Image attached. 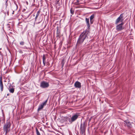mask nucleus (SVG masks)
<instances>
[{
  "label": "nucleus",
  "mask_w": 135,
  "mask_h": 135,
  "mask_svg": "<svg viewBox=\"0 0 135 135\" xmlns=\"http://www.w3.org/2000/svg\"><path fill=\"white\" fill-rule=\"evenodd\" d=\"M88 33V31H85L84 32L81 34L76 44L77 46H79V44L82 43L87 38V36Z\"/></svg>",
  "instance_id": "nucleus-1"
},
{
  "label": "nucleus",
  "mask_w": 135,
  "mask_h": 135,
  "mask_svg": "<svg viewBox=\"0 0 135 135\" xmlns=\"http://www.w3.org/2000/svg\"><path fill=\"white\" fill-rule=\"evenodd\" d=\"M11 124L9 122L6 123L4 126L3 127V129L4 131L6 132V134L8 132H9L10 129V127Z\"/></svg>",
  "instance_id": "nucleus-2"
},
{
  "label": "nucleus",
  "mask_w": 135,
  "mask_h": 135,
  "mask_svg": "<svg viewBox=\"0 0 135 135\" xmlns=\"http://www.w3.org/2000/svg\"><path fill=\"white\" fill-rule=\"evenodd\" d=\"M123 14H121L120 16L117 18L115 21V23L117 24L120 22H122L123 20Z\"/></svg>",
  "instance_id": "nucleus-3"
},
{
  "label": "nucleus",
  "mask_w": 135,
  "mask_h": 135,
  "mask_svg": "<svg viewBox=\"0 0 135 135\" xmlns=\"http://www.w3.org/2000/svg\"><path fill=\"white\" fill-rule=\"evenodd\" d=\"M78 116L79 115L77 114L74 115L72 116L71 119L70 120V122L71 123H72V122L75 121L77 119Z\"/></svg>",
  "instance_id": "nucleus-4"
},
{
  "label": "nucleus",
  "mask_w": 135,
  "mask_h": 135,
  "mask_svg": "<svg viewBox=\"0 0 135 135\" xmlns=\"http://www.w3.org/2000/svg\"><path fill=\"white\" fill-rule=\"evenodd\" d=\"M49 86L48 83L45 81L42 82L40 84V86L43 88H47Z\"/></svg>",
  "instance_id": "nucleus-5"
},
{
  "label": "nucleus",
  "mask_w": 135,
  "mask_h": 135,
  "mask_svg": "<svg viewBox=\"0 0 135 135\" xmlns=\"http://www.w3.org/2000/svg\"><path fill=\"white\" fill-rule=\"evenodd\" d=\"M47 100H46L44 102L41 103L39 106L38 108V111H39L42 109L46 105L47 103Z\"/></svg>",
  "instance_id": "nucleus-6"
},
{
  "label": "nucleus",
  "mask_w": 135,
  "mask_h": 135,
  "mask_svg": "<svg viewBox=\"0 0 135 135\" xmlns=\"http://www.w3.org/2000/svg\"><path fill=\"white\" fill-rule=\"evenodd\" d=\"M124 24V23L122 22L120 24L116 26V29L118 31H120L123 29V28L122 27V25Z\"/></svg>",
  "instance_id": "nucleus-7"
},
{
  "label": "nucleus",
  "mask_w": 135,
  "mask_h": 135,
  "mask_svg": "<svg viewBox=\"0 0 135 135\" xmlns=\"http://www.w3.org/2000/svg\"><path fill=\"white\" fill-rule=\"evenodd\" d=\"M74 86L76 88H80L81 86V84L79 81H76L74 84Z\"/></svg>",
  "instance_id": "nucleus-8"
},
{
  "label": "nucleus",
  "mask_w": 135,
  "mask_h": 135,
  "mask_svg": "<svg viewBox=\"0 0 135 135\" xmlns=\"http://www.w3.org/2000/svg\"><path fill=\"white\" fill-rule=\"evenodd\" d=\"M0 87L1 91H2L3 90V85L2 83V78L1 77L0 78Z\"/></svg>",
  "instance_id": "nucleus-9"
},
{
  "label": "nucleus",
  "mask_w": 135,
  "mask_h": 135,
  "mask_svg": "<svg viewBox=\"0 0 135 135\" xmlns=\"http://www.w3.org/2000/svg\"><path fill=\"white\" fill-rule=\"evenodd\" d=\"M124 124L128 127H130L131 126V123L128 120L124 121Z\"/></svg>",
  "instance_id": "nucleus-10"
},
{
  "label": "nucleus",
  "mask_w": 135,
  "mask_h": 135,
  "mask_svg": "<svg viewBox=\"0 0 135 135\" xmlns=\"http://www.w3.org/2000/svg\"><path fill=\"white\" fill-rule=\"evenodd\" d=\"M94 15H92L90 17V22L91 24H92L93 22V19L94 18Z\"/></svg>",
  "instance_id": "nucleus-11"
},
{
  "label": "nucleus",
  "mask_w": 135,
  "mask_h": 135,
  "mask_svg": "<svg viewBox=\"0 0 135 135\" xmlns=\"http://www.w3.org/2000/svg\"><path fill=\"white\" fill-rule=\"evenodd\" d=\"M8 89L10 93H13L14 92V89L13 88H11L10 87H9Z\"/></svg>",
  "instance_id": "nucleus-12"
},
{
  "label": "nucleus",
  "mask_w": 135,
  "mask_h": 135,
  "mask_svg": "<svg viewBox=\"0 0 135 135\" xmlns=\"http://www.w3.org/2000/svg\"><path fill=\"white\" fill-rule=\"evenodd\" d=\"M42 59H43V62L44 64V65H45L46 62L45 61L46 57H45V56L44 55L43 56Z\"/></svg>",
  "instance_id": "nucleus-13"
},
{
  "label": "nucleus",
  "mask_w": 135,
  "mask_h": 135,
  "mask_svg": "<svg viewBox=\"0 0 135 135\" xmlns=\"http://www.w3.org/2000/svg\"><path fill=\"white\" fill-rule=\"evenodd\" d=\"M86 23L87 25V26H88V27H89V19H88L87 18H86Z\"/></svg>",
  "instance_id": "nucleus-14"
},
{
  "label": "nucleus",
  "mask_w": 135,
  "mask_h": 135,
  "mask_svg": "<svg viewBox=\"0 0 135 135\" xmlns=\"http://www.w3.org/2000/svg\"><path fill=\"white\" fill-rule=\"evenodd\" d=\"M80 129L83 132H84V126H83L82 124H81Z\"/></svg>",
  "instance_id": "nucleus-15"
},
{
  "label": "nucleus",
  "mask_w": 135,
  "mask_h": 135,
  "mask_svg": "<svg viewBox=\"0 0 135 135\" xmlns=\"http://www.w3.org/2000/svg\"><path fill=\"white\" fill-rule=\"evenodd\" d=\"M36 132L37 135H41L40 132L37 128H36Z\"/></svg>",
  "instance_id": "nucleus-16"
},
{
  "label": "nucleus",
  "mask_w": 135,
  "mask_h": 135,
  "mask_svg": "<svg viewBox=\"0 0 135 135\" xmlns=\"http://www.w3.org/2000/svg\"><path fill=\"white\" fill-rule=\"evenodd\" d=\"M70 12L71 13L73 14L74 13V11L72 8H71L70 9Z\"/></svg>",
  "instance_id": "nucleus-17"
},
{
  "label": "nucleus",
  "mask_w": 135,
  "mask_h": 135,
  "mask_svg": "<svg viewBox=\"0 0 135 135\" xmlns=\"http://www.w3.org/2000/svg\"><path fill=\"white\" fill-rule=\"evenodd\" d=\"M24 44V42H21L20 43V44L21 45H23Z\"/></svg>",
  "instance_id": "nucleus-18"
},
{
  "label": "nucleus",
  "mask_w": 135,
  "mask_h": 135,
  "mask_svg": "<svg viewBox=\"0 0 135 135\" xmlns=\"http://www.w3.org/2000/svg\"><path fill=\"white\" fill-rule=\"evenodd\" d=\"M39 15V14H38V13H37V15H36V18H37V17H38V16Z\"/></svg>",
  "instance_id": "nucleus-19"
},
{
  "label": "nucleus",
  "mask_w": 135,
  "mask_h": 135,
  "mask_svg": "<svg viewBox=\"0 0 135 135\" xmlns=\"http://www.w3.org/2000/svg\"><path fill=\"white\" fill-rule=\"evenodd\" d=\"M40 13V11H38V12H37V13H38L39 14Z\"/></svg>",
  "instance_id": "nucleus-20"
},
{
  "label": "nucleus",
  "mask_w": 135,
  "mask_h": 135,
  "mask_svg": "<svg viewBox=\"0 0 135 135\" xmlns=\"http://www.w3.org/2000/svg\"><path fill=\"white\" fill-rule=\"evenodd\" d=\"M64 60H62V64H63V63H64Z\"/></svg>",
  "instance_id": "nucleus-21"
},
{
  "label": "nucleus",
  "mask_w": 135,
  "mask_h": 135,
  "mask_svg": "<svg viewBox=\"0 0 135 135\" xmlns=\"http://www.w3.org/2000/svg\"><path fill=\"white\" fill-rule=\"evenodd\" d=\"M77 0V2H79V0Z\"/></svg>",
  "instance_id": "nucleus-22"
},
{
  "label": "nucleus",
  "mask_w": 135,
  "mask_h": 135,
  "mask_svg": "<svg viewBox=\"0 0 135 135\" xmlns=\"http://www.w3.org/2000/svg\"><path fill=\"white\" fill-rule=\"evenodd\" d=\"M26 3H27V4H28V2H26Z\"/></svg>",
  "instance_id": "nucleus-23"
},
{
  "label": "nucleus",
  "mask_w": 135,
  "mask_h": 135,
  "mask_svg": "<svg viewBox=\"0 0 135 135\" xmlns=\"http://www.w3.org/2000/svg\"><path fill=\"white\" fill-rule=\"evenodd\" d=\"M13 12H14L13 11V13H12V14H13Z\"/></svg>",
  "instance_id": "nucleus-24"
}]
</instances>
